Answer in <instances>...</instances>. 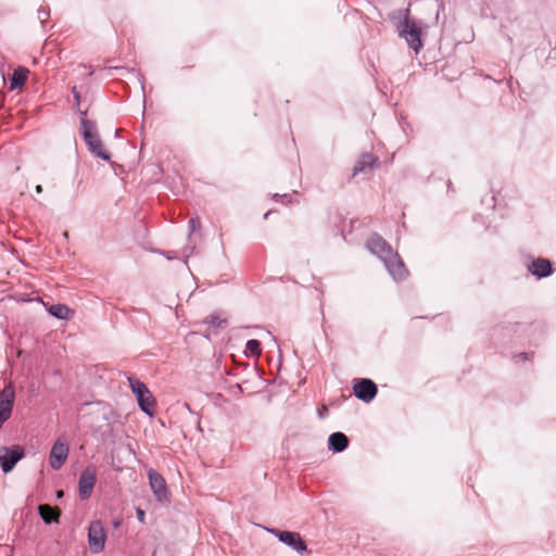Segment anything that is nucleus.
<instances>
[{"mask_svg": "<svg viewBox=\"0 0 556 556\" xmlns=\"http://www.w3.org/2000/svg\"><path fill=\"white\" fill-rule=\"evenodd\" d=\"M367 248L383 262L395 280H402L406 277L407 270L403 261L384 239L378 235H372L367 241Z\"/></svg>", "mask_w": 556, "mask_h": 556, "instance_id": "f257e3e1", "label": "nucleus"}, {"mask_svg": "<svg viewBox=\"0 0 556 556\" xmlns=\"http://www.w3.org/2000/svg\"><path fill=\"white\" fill-rule=\"evenodd\" d=\"M422 30L420 23L409 17V10H405L403 21L397 24V31L416 53L422 48Z\"/></svg>", "mask_w": 556, "mask_h": 556, "instance_id": "f03ea898", "label": "nucleus"}, {"mask_svg": "<svg viewBox=\"0 0 556 556\" xmlns=\"http://www.w3.org/2000/svg\"><path fill=\"white\" fill-rule=\"evenodd\" d=\"M80 129L89 151L98 157L109 161L110 154L103 149V144L99 138L94 123L83 117L80 121Z\"/></svg>", "mask_w": 556, "mask_h": 556, "instance_id": "7ed1b4c3", "label": "nucleus"}, {"mask_svg": "<svg viewBox=\"0 0 556 556\" xmlns=\"http://www.w3.org/2000/svg\"><path fill=\"white\" fill-rule=\"evenodd\" d=\"M129 387L136 395L140 409L152 417L154 414L155 399L147 386L136 378H129Z\"/></svg>", "mask_w": 556, "mask_h": 556, "instance_id": "20e7f679", "label": "nucleus"}, {"mask_svg": "<svg viewBox=\"0 0 556 556\" xmlns=\"http://www.w3.org/2000/svg\"><path fill=\"white\" fill-rule=\"evenodd\" d=\"M106 541V533L103 523L100 520H94L88 528V543L91 553L99 554L104 549Z\"/></svg>", "mask_w": 556, "mask_h": 556, "instance_id": "39448f33", "label": "nucleus"}, {"mask_svg": "<svg viewBox=\"0 0 556 556\" xmlns=\"http://www.w3.org/2000/svg\"><path fill=\"white\" fill-rule=\"evenodd\" d=\"M23 456L24 450L20 445L12 447L0 446V465L3 472H10Z\"/></svg>", "mask_w": 556, "mask_h": 556, "instance_id": "423d86ee", "label": "nucleus"}, {"mask_svg": "<svg viewBox=\"0 0 556 556\" xmlns=\"http://www.w3.org/2000/svg\"><path fill=\"white\" fill-rule=\"evenodd\" d=\"M270 532L276 535L280 542L285 543L295 552L303 554L306 552L307 546L305 541L301 538L298 532L291 531H279L276 529L270 530Z\"/></svg>", "mask_w": 556, "mask_h": 556, "instance_id": "0eeeda50", "label": "nucleus"}, {"mask_svg": "<svg viewBox=\"0 0 556 556\" xmlns=\"http://www.w3.org/2000/svg\"><path fill=\"white\" fill-rule=\"evenodd\" d=\"M68 452L70 448L67 442L63 438L58 439L50 452V466L53 469H60L66 462Z\"/></svg>", "mask_w": 556, "mask_h": 556, "instance_id": "6e6552de", "label": "nucleus"}, {"mask_svg": "<svg viewBox=\"0 0 556 556\" xmlns=\"http://www.w3.org/2000/svg\"><path fill=\"white\" fill-rule=\"evenodd\" d=\"M353 391L357 399L368 403L376 396L377 386L369 379H358L354 382Z\"/></svg>", "mask_w": 556, "mask_h": 556, "instance_id": "1a4fd4ad", "label": "nucleus"}, {"mask_svg": "<svg viewBox=\"0 0 556 556\" xmlns=\"http://www.w3.org/2000/svg\"><path fill=\"white\" fill-rule=\"evenodd\" d=\"M149 483L152 492L156 496V498L162 502L167 500V486L164 478L156 472L154 469L150 468L148 470Z\"/></svg>", "mask_w": 556, "mask_h": 556, "instance_id": "9d476101", "label": "nucleus"}, {"mask_svg": "<svg viewBox=\"0 0 556 556\" xmlns=\"http://www.w3.org/2000/svg\"><path fill=\"white\" fill-rule=\"evenodd\" d=\"M96 483V472L93 469L87 468L84 470L79 478L78 491L83 500L90 497Z\"/></svg>", "mask_w": 556, "mask_h": 556, "instance_id": "9b49d317", "label": "nucleus"}, {"mask_svg": "<svg viewBox=\"0 0 556 556\" xmlns=\"http://www.w3.org/2000/svg\"><path fill=\"white\" fill-rule=\"evenodd\" d=\"M15 391L12 384L0 391V417H9L14 402Z\"/></svg>", "mask_w": 556, "mask_h": 556, "instance_id": "f8f14e48", "label": "nucleus"}, {"mask_svg": "<svg viewBox=\"0 0 556 556\" xmlns=\"http://www.w3.org/2000/svg\"><path fill=\"white\" fill-rule=\"evenodd\" d=\"M378 157L374 156L372 154H362L353 168V176L355 177L358 174L369 173L376 165H378Z\"/></svg>", "mask_w": 556, "mask_h": 556, "instance_id": "ddd939ff", "label": "nucleus"}, {"mask_svg": "<svg viewBox=\"0 0 556 556\" xmlns=\"http://www.w3.org/2000/svg\"><path fill=\"white\" fill-rule=\"evenodd\" d=\"M529 270L539 278L547 277L552 273V265L548 260L538 258L531 263Z\"/></svg>", "mask_w": 556, "mask_h": 556, "instance_id": "4468645a", "label": "nucleus"}, {"mask_svg": "<svg viewBox=\"0 0 556 556\" xmlns=\"http://www.w3.org/2000/svg\"><path fill=\"white\" fill-rule=\"evenodd\" d=\"M29 71L25 67H17L14 70L12 77L10 79V89L15 90L21 88L27 80Z\"/></svg>", "mask_w": 556, "mask_h": 556, "instance_id": "2eb2a0df", "label": "nucleus"}, {"mask_svg": "<svg viewBox=\"0 0 556 556\" xmlns=\"http://www.w3.org/2000/svg\"><path fill=\"white\" fill-rule=\"evenodd\" d=\"M329 447L334 452H342L348 447L349 440L342 432H334L329 437Z\"/></svg>", "mask_w": 556, "mask_h": 556, "instance_id": "dca6fc26", "label": "nucleus"}, {"mask_svg": "<svg viewBox=\"0 0 556 556\" xmlns=\"http://www.w3.org/2000/svg\"><path fill=\"white\" fill-rule=\"evenodd\" d=\"M38 509L41 518L46 523H51L53 521L58 522L60 516L59 509L52 508L47 504L40 505Z\"/></svg>", "mask_w": 556, "mask_h": 556, "instance_id": "f3484780", "label": "nucleus"}, {"mask_svg": "<svg viewBox=\"0 0 556 556\" xmlns=\"http://www.w3.org/2000/svg\"><path fill=\"white\" fill-rule=\"evenodd\" d=\"M49 313L59 319H68L72 316V311L64 304H53L49 307Z\"/></svg>", "mask_w": 556, "mask_h": 556, "instance_id": "a211bd4d", "label": "nucleus"}, {"mask_svg": "<svg viewBox=\"0 0 556 556\" xmlns=\"http://www.w3.org/2000/svg\"><path fill=\"white\" fill-rule=\"evenodd\" d=\"M245 353H248L251 356L257 357L261 355V343L257 340H249L245 344Z\"/></svg>", "mask_w": 556, "mask_h": 556, "instance_id": "6ab92c4d", "label": "nucleus"}, {"mask_svg": "<svg viewBox=\"0 0 556 556\" xmlns=\"http://www.w3.org/2000/svg\"><path fill=\"white\" fill-rule=\"evenodd\" d=\"M204 323L214 327H223L226 324V319L220 318L217 315H210L205 318Z\"/></svg>", "mask_w": 556, "mask_h": 556, "instance_id": "aec40b11", "label": "nucleus"}, {"mask_svg": "<svg viewBox=\"0 0 556 556\" xmlns=\"http://www.w3.org/2000/svg\"><path fill=\"white\" fill-rule=\"evenodd\" d=\"M92 405H93L94 407H97L98 409L92 410L91 413H100V412H102V415H103L104 417H106V416H108V414H109V412H108V410H110V407H109L108 405H105L104 403H101V402H97V403H94V404H92Z\"/></svg>", "mask_w": 556, "mask_h": 556, "instance_id": "412c9836", "label": "nucleus"}, {"mask_svg": "<svg viewBox=\"0 0 556 556\" xmlns=\"http://www.w3.org/2000/svg\"><path fill=\"white\" fill-rule=\"evenodd\" d=\"M199 227H200L199 218H190V220H189L190 232H193Z\"/></svg>", "mask_w": 556, "mask_h": 556, "instance_id": "4be33fe9", "label": "nucleus"}, {"mask_svg": "<svg viewBox=\"0 0 556 556\" xmlns=\"http://www.w3.org/2000/svg\"><path fill=\"white\" fill-rule=\"evenodd\" d=\"M137 517L141 523L144 522V511L141 508H137L136 510Z\"/></svg>", "mask_w": 556, "mask_h": 556, "instance_id": "5701e85b", "label": "nucleus"}, {"mask_svg": "<svg viewBox=\"0 0 556 556\" xmlns=\"http://www.w3.org/2000/svg\"><path fill=\"white\" fill-rule=\"evenodd\" d=\"M48 16V13L45 10L38 11V17L40 18L41 23L45 22V18Z\"/></svg>", "mask_w": 556, "mask_h": 556, "instance_id": "b1692460", "label": "nucleus"}, {"mask_svg": "<svg viewBox=\"0 0 556 556\" xmlns=\"http://www.w3.org/2000/svg\"><path fill=\"white\" fill-rule=\"evenodd\" d=\"M72 91H73L76 103L79 104L80 96H79V92L77 91V88L73 87Z\"/></svg>", "mask_w": 556, "mask_h": 556, "instance_id": "393cba45", "label": "nucleus"}, {"mask_svg": "<svg viewBox=\"0 0 556 556\" xmlns=\"http://www.w3.org/2000/svg\"><path fill=\"white\" fill-rule=\"evenodd\" d=\"M36 192L37 193H41L42 192V187L40 185L36 186Z\"/></svg>", "mask_w": 556, "mask_h": 556, "instance_id": "a878e982", "label": "nucleus"}, {"mask_svg": "<svg viewBox=\"0 0 556 556\" xmlns=\"http://www.w3.org/2000/svg\"><path fill=\"white\" fill-rule=\"evenodd\" d=\"M519 357H522V358H526L527 357V354L526 353H521L518 355Z\"/></svg>", "mask_w": 556, "mask_h": 556, "instance_id": "bb28decb", "label": "nucleus"}, {"mask_svg": "<svg viewBox=\"0 0 556 556\" xmlns=\"http://www.w3.org/2000/svg\"><path fill=\"white\" fill-rule=\"evenodd\" d=\"M4 420L5 419H0V429L2 428Z\"/></svg>", "mask_w": 556, "mask_h": 556, "instance_id": "cd10ccee", "label": "nucleus"}, {"mask_svg": "<svg viewBox=\"0 0 556 556\" xmlns=\"http://www.w3.org/2000/svg\"><path fill=\"white\" fill-rule=\"evenodd\" d=\"M62 495H63V492H62V491H60V492L58 493V496H62Z\"/></svg>", "mask_w": 556, "mask_h": 556, "instance_id": "c85d7f7f", "label": "nucleus"}]
</instances>
